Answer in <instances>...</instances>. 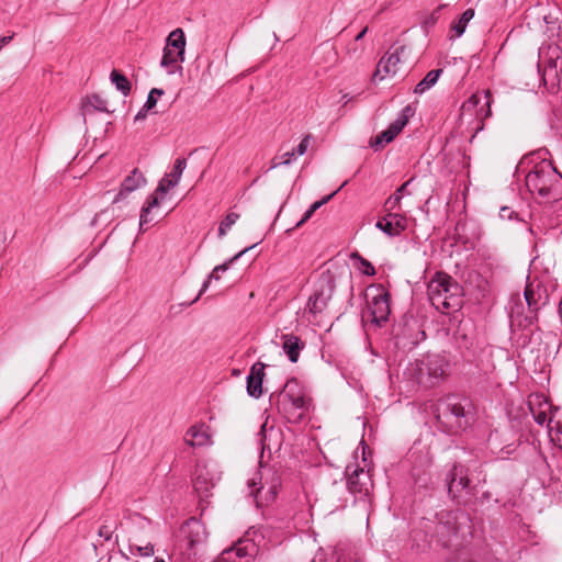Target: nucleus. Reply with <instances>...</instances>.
<instances>
[{
  "label": "nucleus",
  "instance_id": "nucleus-1",
  "mask_svg": "<svg viewBox=\"0 0 562 562\" xmlns=\"http://www.w3.org/2000/svg\"><path fill=\"white\" fill-rule=\"evenodd\" d=\"M436 419L442 431L456 435L467 430L475 423V406L468 396L448 394L437 403Z\"/></svg>",
  "mask_w": 562,
  "mask_h": 562
},
{
  "label": "nucleus",
  "instance_id": "nucleus-2",
  "mask_svg": "<svg viewBox=\"0 0 562 562\" xmlns=\"http://www.w3.org/2000/svg\"><path fill=\"white\" fill-rule=\"evenodd\" d=\"M430 303L442 313H454L463 305V288L443 271L434 274L427 285Z\"/></svg>",
  "mask_w": 562,
  "mask_h": 562
},
{
  "label": "nucleus",
  "instance_id": "nucleus-3",
  "mask_svg": "<svg viewBox=\"0 0 562 562\" xmlns=\"http://www.w3.org/2000/svg\"><path fill=\"white\" fill-rule=\"evenodd\" d=\"M525 180L529 192L538 193L546 201L562 199V175L551 161L542 160L535 165Z\"/></svg>",
  "mask_w": 562,
  "mask_h": 562
},
{
  "label": "nucleus",
  "instance_id": "nucleus-4",
  "mask_svg": "<svg viewBox=\"0 0 562 562\" xmlns=\"http://www.w3.org/2000/svg\"><path fill=\"white\" fill-rule=\"evenodd\" d=\"M469 468L453 462L445 475V485L449 499L457 506H468L475 495V486L471 484Z\"/></svg>",
  "mask_w": 562,
  "mask_h": 562
},
{
  "label": "nucleus",
  "instance_id": "nucleus-5",
  "mask_svg": "<svg viewBox=\"0 0 562 562\" xmlns=\"http://www.w3.org/2000/svg\"><path fill=\"white\" fill-rule=\"evenodd\" d=\"M366 293L367 311L362 313V321H368L370 327L381 328L391 314V293L381 283L371 284Z\"/></svg>",
  "mask_w": 562,
  "mask_h": 562
},
{
  "label": "nucleus",
  "instance_id": "nucleus-6",
  "mask_svg": "<svg viewBox=\"0 0 562 562\" xmlns=\"http://www.w3.org/2000/svg\"><path fill=\"white\" fill-rule=\"evenodd\" d=\"M434 537L445 549L459 552L462 542L459 539L456 516L452 512L442 510L436 515Z\"/></svg>",
  "mask_w": 562,
  "mask_h": 562
},
{
  "label": "nucleus",
  "instance_id": "nucleus-7",
  "mask_svg": "<svg viewBox=\"0 0 562 562\" xmlns=\"http://www.w3.org/2000/svg\"><path fill=\"white\" fill-rule=\"evenodd\" d=\"M335 289L336 282L333 274L329 271L322 273L316 283L314 293L308 297V312L313 315L323 313L333 297Z\"/></svg>",
  "mask_w": 562,
  "mask_h": 562
},
{
  "label": "nucleus",
  "instance_id": "nucleus-8",
  "mask_svg": "<svg viewBox=\"0 0 562 562\" xmlns=\"http://www.w3.org/2000/svg\"><path fill=\"white\" fill-rule=\"evenodd\" d=\"M207 535L204 524L195 517H190L180 527V536L186 541L189 555L196 554L198 547L206 542Z\"/></svg>",
  "mask_w": 562,
  "mask_h": 562
},
{
  "label": "nucleus",
  "instance_id": "nucleus-9",
  "mask_svg": "<svg viewBox=\"0 0 562 562\" xmlns=\"http://www.w3.org/2000/svg\"><path fill=\"white\" fill-rule=\"evenodd\" d=\"M453 345L461 358L471 363L475 358V337L468 324L460 323L453 333Z\"/></svg>",
  "mask_w": 562,
  "mask_h": 562
},
{
  "label": "nucleus",
  "instance_id": "nucleus-10",
  "mask_svg": "<svg viewBox=\"0 0 562 562\" xmlns=\"http://www.w3.org/2000/svg\"><path fill=\"white\" fill-rule=\"evenodd\" d=\"M345 476L347 490L353 495H368L370 487L373 486L369 471L366 472L363 468H360L358 464H356L355 468L348 464L345 470Z\"/></svg>",
  "mask_w": 562,
  "mask_h": 562
},
{
  "label": "nucleus",
  "instance_id": "nucleus-11",
  "mask_svg": "<svg viewBox=\"0 0 562 562\" xmlns=\"http://www.w3.org/2000/svg\"><path fill=\"white\" fill-rule=\"evenodd\" d=\"M524 296L529 312L536 313H539L542 307L549 304L550 299L547 288L537 280L527 282Z\"/></svg>",
  "mask_w": 562,
  "mask_h": 562
},
{
  "label": "nucleus",
  "instance_id": "nucleus-12",
  "mask_svg": "<svg viewBox=\"0 0 562 562\" xmlns=\"http://www.w3.org/2000/svg\"><path fill=\"white\" fill-rule=\"evenodd\" d=\"M192 485L200 498V503L206 501L214 487L213 476L206 465L198 463L192 473Z\"/></svg>",
  "mask_w": 562,
  "mask_h": 562
},
{
  "label": "nucleus",
  "instance_id": "nucleus-13",
  "mask_svg": "<svg viewBox=\"0 0 562 562\" xmlns=\"http://www.w3.org/2000/svg\"><path fill=\"white\" fill-rule=\"evenodd\" d=\"M448 368L449 362L445 356L429 353L420 361L419 371L431 379L439 380L446 375Z\"/></svg>",
  "mask_w": 562,
  "mask_h": 562
},
{
  "label": "nucleus",
  "instance_id": "nucleus-14",
  "mask_svg": "<svg viewBox=\"0 0 562 562\" xmlns=\"http://www.w3.org/2000/svg\"><path fill=\"white\" fill-rule=\"evenodd\" d=\"M147 180L144 177L143 172L139 171L138 168H134L127 177L124 178V180L121 183L120 190L117 194L113 199V203H117L126 196L134 192L135 190L144 187L146 184Z\"/></svg>",
  "mask_w": 562,
  "mask_h": 562
},
{
  "label": "nucleus",
  "instance_id": "nucleus-15",
  "mask_svg": "<svg viewBox=\"0 0 562 562\" xmlns=\"http://www.w3.org/2000/svg\"><path fill=\"white\" fill-rule=\"evenodd\" d=\"M266 364L258 361L250 368V372L246 378L247 394L254 398H259L262 395V382L265 378Z\"/></svg>",
  "mask_w": 562,
  "mask_h": 562
},
{
  "label": "nucleus",
  "instance_id": "nucleus-16",
  "mask_svg": "<svg viewBox=\"0 0 562 562\" xmlns=\"http://www.w3.org/2000/svg\"><path fill=\"white\" fill-rule=\"evenodd\" d=\"M387 212L376 222L375 227L390 237L398 236L406 228L405 217L391 211Z\"/></svg>",
  "mask_w": 562,
  "mask_h": 562
},
{
  "label": "nucleus",
  "instance_id": "nucleus-17",
  "mask_svg": "<svg viewBox=\"0 0 562 562\" xmlns=\"http://www.w3.org/2000/svg\"><path fill=\"white\" fill-rule=\"evenodd\" d=\"M259 243H256L254 244L252 246H248L246 247L245 249L240 250L238 254H236L234 257H232L231 259H228L227 261H225L224 263L222 265H218L216 266L213 271L207 276L206 280L203 282L202 284V288L200 290V292L198 293V295L189 303H186L184 305L186 306H190L191 304L195 303L200 297L201 295L209 289L211 282L213 280H220V272H225L226 270L229 269L231 265L237 260L239 257H241L245 252H247L249 249L254 248L255 246H257Z\"/></svg>",
  "mask_w": 562,
  "mask_h": 562
},
{
  "label": "nucleus",
  "instance_id": "nucleus-18",
  "mask_svg": "<svg viewBox=\"0 0 562 562\" xmlns=\"http://www.w3.org/2000/svg\"><path fill=\"white\" fill-rule=\"evenodd\" d=\"M405 49L406 46L402 45L397 47L394 53H390L387 58L382 57L376 66L372 79L375 80L379 78L382 80L387 74H396L395 66L400 63V54L404 53Z\"/></svg>",
  "mask_w": 562,
  "mask_h": 562
},
{
  "label": "nucleus",
  "instance_id": "nucleus-19",
  "mask_svg": "<svg viewBox=\"0 0 562 562\" xmlns=\"http://www.w3.org/2000/svg\"><path fill=\"white\" fill-rule=\"evenodd\" d=\"M282 339V349L285 352L288 359L292 363H296L300 358L301 351L305 347V342L293 334H283L281 336Z\"/></svg>",
  "mask_w": 562,
  "mask_h": 562
},
{
  "label": "nucleus",
  "instance_id": "nucleus-20",
  "mask_svg": "<svg viewBox=\"0 0 562 562\" xmlns=\"http://www.w3.org/2000/svg\"><path fill=\"white\" fill-rule=\"evenodd\" d=\"M300 391L299 381L296 378H291L286 381L283 389L279 392V394H271L270 402L276 400V405L279 412H286V403L285 400L288 397H293V395L297 394Z\"/></svg>",
  "mask_w": 562,
  "mask_h": 562
},
{
  "label": "nucleus",
  "instance_id": "nucleus-21",
  "mask_svg": "<svg viewBox=\"0 0 562 562\" xmlns=\"http://www.w3.org/2000/svg\"><path fill=\"white\" fill-rule=\"evenodd\" d=\"M108 102L98 93H92L91 95H87L81 102V115L83 121H86V115L91 114L93 111L111 113L106 106Z\"/></svg>",
  "mask_w": 562,
  "mask_h": 562
},
{
  "label": "nucleus",
  "instance_id": "nucleus-22",
  "mask_svg": "<svg viewBox=\"0 0 562 562\" xmlns=\"http://www.w3.org/2000/svg\"><path fill=\"white\" fill-rule=\"evenodd\" d=\"M401 133L397 124L391 123L385 131H382L369 142V146L374 150H381L386 144L392 143L395 137Z\"/></svg>",
  "mask_w": 562,
  "mask_h": 562
},
{
  "label": "nucleus",
  "instance_id": "nucleus-23",
  "mask_svg": "<svg viewBox=\"0 0 562 562\" xmlns=\"http://www.w3.org/2000/svg\"><path fill=\"white\" fill-rule=\"evenodd\" d=\"M231 548L234 551V557L243 562H249L258 551L256 543L249 539H240Z\"/></svg>",
  "mask_w": 562,
  "mask_h": 562
},
{
  "label": "nucleus",
  "instance_id": "nucleus-24",
  "mask_svg": "<svg viewBox=\"0 0 562 562\" xmlns=\"http://www.w3.org/2000/svg\"><path fill=\"white\" fill-rule=\"evenodd\" d=\"M175 52L178 50V56H180V61L184 60V48H186V36L182 29L173 30L168 37L166 38V46Z\"/></svg>",
  "mask_w": 562,
  "mask_h": 562
},
{
  "label": "nucleus",
  "instance_id": "nucleus-25",
  "mask_svg": "<svg viewBox=\"0 0 562 562\" xmlns=\"http://www.w3.org/2000/svg\"><path fill=\"white\" fill-rule=\"evenodd\" d=\"M180 56H178V50L175 52L170 48L165 47L162 58L160 61V66L166 68L168 74L172 75L177 70H181L182 67L179 65Z\"/></svg>",
  "mask_w": 562,
  "mask_h": 562
},
{
  "label": "nucleus",
  "instance_id": "nucleus-26",
  "mask_svg": "<svg viewBox=\"0 0 562 562\" xmlns=\"http://www.w3.org/2000/svg\"><path fill=\"white\" fill-rule=\"evenodd\" d=\"M110 80L124 97L131 93L132 83L120 70L113 69L110 74Z\"/></svg>",
  "mask_w": 562,
  "mask_h": 562
},
{
  "label": "nucleus",
  "instance_id": "nucleus-27",
  "mask_svg": "<svg viewBox=\"0 0 562 562\" xmlns=\"http://www.w3.org/2000/svg\"><path fill=\"white\" fill-rule=\"evenodd\" d=\"M346 184V182L342 183V186L340 188H338L337 190H335L334 192H331L330 194L324 196L323 199H321L319 201H316L314 202L313 204H311V206L308 207V210L304 213L303 217L295 224L294 228L296 227H300L302 226L304 223H306L312 216L313 214L318 210L321 209L323 205H325L326 203H328L335 195L336 193Z\"/></svg>",
  "mask_w": 562,
  "mask_h": 562
},
{
  "label": "nucleus",
  "instance_id": "nucleus-28",
  "mask_svg": "<svg viewBox=\"0 0 562 562\" xmlns=\"http://www.w3.org/2000/svg\"><path fill=\"white\" fill-rule=\"evenodd\" d=\"M442 71L443 70L441 68H439V69H432L429 72H427V75L424 77V79H422L415 86L414 93L422 94L425 91H427L428 89H430L432 86H435L436 82L438 81L440 75L442 74Z\"/></svg>",
  "mask_w": 562,
  "mask_h": 562
},
{
  "label": "nucleus",
  "instance_id": "nucleus-29",
  "mask_svg": "<svg viewBox=\"0 0 562 562\" xmlns=\"http://www.w3.org/2000/svg\"><path fill=\"white\" fill-rule=\"evenodd\" d=\"M538 314L539 313L529 312L528 311L526 315L518 316L517 318L513 319L512 321V330H513V333L515 331L516 327L518 329L525 331L526 329H528L529 327L535 325L538 322V319H539L538 318Z\"/></svg>",
  "mask_w": 562,
  "mask_h": 562
},
{
  "label": "nucleus",
  "instance_id": "nucleus-30",
  "mask_svg": "<svg viewBox=\"0 0 562 562\" xmlns=\"http://www.w3.org/2000/svg\"><path fill=\"white\" fill-rule=\"evenodd\" d=\"M474 10L472 8L467 9L457 22H453L450 30L454 32V37H460L465 32L468 23L473 19Z\"/></svg>",
  "mask_w": 562,
  "mask_h": 562
},
{
  "label": "nucleus",
  "instance_id": "nucleus-31",
  "mask_svg": "<svg viewBox=\"0 0 562 562\" xmlns=\"http://www.w3.org/2000/svg\"><path fill=\"white\" fill-rule=\"evenodd\" d=\"M490 98H491L490 92H486V93L484 94V97H481V95H479V94H472V95H471V97H470V98H469V99L463 103L462 109H463V110H468V111H470V110H472V109H475V108L481 103L482 99H484V100H485V102H484L483 106H486V108H487V111H486V113H485V116H488V115H491V100H490Z\"/></svg>",
  "mask_w": 562,
  "mask_h": 562
},
{
  "label": "nucleus",
  "instance_id": "nucleus-32",
  "mask_svg": "<svg viewBox=\"0 0 562 562\" xmlns=\"http://www.w3.org/2000/svg\"><path fill=\"white\" fill-rule=\"evenodd\" d=\"M409 182H411V180L404 182L402 186H400L396 189V191L392 195H390L387 198V200L384 203V207H385L386 211H391L392 212L393 210L398 207V205L401 203V200H402L404 193L406 192V189H407Z\"/></svg>",
  "mask_w": 562,
  "mask_h": 562
},
{
  "label": "nucleus",
  "instance_id": "nucleus-33",
  "mask_svg": "<svg viewBox=\"0 0 562 562\" xmlns=\"http://www.w3.org/2000/svg\"><path fill=\"white\" fill-rule=\"evenodd\" d=\"M286 403V412H289V407L295 408V409H302L307 411L308 409V402L304 394L299 392L297 394L293 395V397H288L285 400Z\"/></svg>",
  "mask_w": 562,
  "mask_h": 562
},
{
  "label": "nucleus",
  "instance_id": "nucleus-34",
  "mask_svg": "<svg viewBox=\"0 0 562 562\" xmlns=\"http://www.w3.org/2000/svg\"><path fill=\"white\" fill-rule=\"evenodd\" d=\"M238 218L239 214L234 212L228 213L218 226V236L223 237L226 234L227 229H229Z\"/></svg>",
  "mask_w": 562,
  "mask_h": 562
},
{
  "label": "nucleus",
  "instance_id": "nucleus-35",
  "mask_svg": "<svg viewBox=\"0 0 562 562\" xmlns=\"http://www.w3.org/2000/svg\"><path fill=\"white\" fill-rule=\"evenodd\" d=\"M165 94V91L160 88H153L146 99V102L144 104V111H150L153 110L157 104V98Z\"/></svg>",
  "mask_w": 562,
  "mask_h": 562
},
{
  "label": "nucleus",
  "instance_id": "nucleus-36",
  "mask_svg": "<svg viewBox=\"0 0 562 562\" xmlns=\"http://www.w3.org/2000/svg\"><path fill=\"white\" fill-rule=\"evenodd\" d=\"M414 115V109L408 104L406 105L402 111H401V114L400 116L394 121L392 122L393 124H397L400 131L402 132V130L406 126V124L408 123V120L409 117H412Z\"/></svg>",
  "mask_w": 562,
  "mask_h": 562
},
{
  "label": "nucleus",
  "instance_id": "nucleus-37",
  "mask_svg": "<svg viewBox=\"0 0 562 562\" xmlns=\"http://www.w3.org/2000/svg\"><path fill=\"white\" fill-rule=\"evenodd\" d=\"M186 166H187L186 158L176 159L173 169L170 172V175H168V177H170L171 180H177V184H178Z\"/></svg>",
  "mask_w": 562,
  "mask_h": 562
},
{
  "label": "nucleus",
  "instance_id": "nucleus-38",
  "mask_svg": "<svg viewBox=\"0 0 562 562\" xmlns=\"http://www.w3.org/2000/svg\"><path fill=\"white\" fill-rule=\"evenodd\" d=\"M177 186V180H171L168 178V175H166L164 178L160 179L158 187L156 188L155 192L159 193L160 195L166 194L171 188Z\"/></svg>",
  "mask_w": 562,
  "mask_h": 562
},
{
  "label": "nucleus",
  "instance_id": "nucleus-39",
  "mask_svg": "<svg viewBox=\"0 0 562 562\" xmlns=\"http://www.w3.org/2000/svg\"><path fill=\"white\" fill-rule=\"evenodd\" d=\"M445 8H446V4H440L430 14H428L423 22L424 27L425 29L432 27L437 23L439 16H440L441 10Z\"/></svg>",
  "mask_w": 562,
  "mask_h": 562
},
{
  "label": "nucleus",
  "instance_id": "nucleus-40",
  "mask_svg": "<svg viewBox=\"0 0 562 562\" xmlns=\"http://www.w3.org/2000/svg\"><path fill=\"white\" fill-rule=\"evenodd\" d=\"M131 553H137L142 557H150L154 554V544L148 542L146 546H130Z\"/></svg>",
  "mask_w": 562,
  "mask_h": 562
},
{
  "label": "nucleus",
  "instance_id": "nucleus-41",
  "mask_svg": "<svg viewBox=\"0 0 562 562\" xmlns=\"http://www.w3.org/2000/svg\"><path fill=\"white\" fill-rule=\"evenodd\" d=\"M151 222H153V217H150V210H148V207H145L143 205V207L140 210V215H139V232H145L147 228H145L144 226Z\"/></svg>",
  "mask_w": 562,
  "mask_h": 562
},
{
  "label": "nucleus",
  "instance_id": "nucleus-42",
  "mask_svg": "<svg viewBox=\"0 0 562 562\" xmlns=\"http://www.w3.org/2000/svg\"><path fill=\"white\" fill-rule=\"evenodd\" d=\"M407 327V324L405 323L402 327L401 324H398L397 326H394L393 328V338L395 339V345L398 346L401 344H403L405 346V342H404V339H405V334H404V329Z\"/></svg>",
  "mask_w": 562,
  "mask_h": 562
},
{
  "label": "nucleus",
  "instance_id": "nucleus-43",
  "mask_svg": "<svg viewBox=\"0 0 562 562\" xmlns=\"http://www.w3.org/2000/svg\"><path fill=\"white\" fill-rule=\"evenodd\" d=\"M162 195H160L157 192H154L147 198L146 203L144 204L145 207H148V210L151 211V209L159 206L161 202Z\"/></svg>",
  "mask_w": 562,
  "mask_h": 562
},
{
  "label": "nucleus",
  "instance_id": "nucleus-44",
  "mask_svg": "<svg viewBox=\"0 0 562 562\" xmlns=\"http://www.w3.org/2000/svg\"><path fill=\"white\" fill-rule=\"evenodd\" d=\"M359 263L362 267V273L364 276L373 277L376 273L375 268L373 267V265L369 260H367L366 258H362L359 261Z\"/></svg>",
  "mask_w": 562,
  "mask_h": 562
},
{
  "label": "nucleus",
  "instance_id": "nucleus-45",
  "mask_svg": "<svg viewBox=\"0 0 562 562\" xmlns=\"http://www.w3.org/2000/svg\"><path fill=\"white\" fill-rule=\"evenodd\" d=\"M308 142H310V135H306L300 142V144L296 146V148L293 149L295 151V155H297V156L304 155L306 153V150H307Z\"/></svg>",
  "mask_w": 562,
  "mask_h": 562
},
{
  "label": "nucleus",
  "instance_id": "nucleus-46",
  "mask_svg": "<svg viewBox=\"0 0 562 562\" xmlns=\"http://www.w3.org/2000/svg\"><path fill=\"white\" fill-rule=\"evenodd\" d=\"M517 216V213L509 206H503L499 210V217L503 220H513Z\"/></svg>",
  "mask_w": 562,
  "mask_h": 562
},
{
  "label": "nucleus",
  "instance_id": "nucleus-47",
  "mask_svg": "<svg viewBox=\"0 0 562 562\" xmlns=\"http://www.w3.org/2000/svg\"><path fill=\"white\" fill-rule=\"evenodd\" d=\"M532 415L535 422L540 426H543L548 422V416L544 411H539L537 413L533 412Z\"/></svg>",
  "mask_w": 562,
  "mask_h": 562
},
{
  "label": "nucleus",
  "instance_id": "nucleus-48",
  "mask_svg": "<svg viewBox=\"0 0 562 562\" xmlns=\"http://www.w3.org/2000/svg\"><path fill=\"white\" fill-rule=\"evenodd\" d=\"M98 533H99L100 537L104 538V540H106V541L111 540V538H112V530L106 525H102L99 528Z\"/></svg>",
  "mask_w": 562,
  "mask_h": 562
},
{
  "label": "nucleus",
  "instance_id": "nucleus-49",
  "mask_svg": "<svg viewBox=\"0 0 562 562\" xmlns=\"http://www.w3.org/2000/svg\"><path fill=\"white\" fill-rule=\"evenodd\" d=\"M532 331L529 330L528 333H522L519 335L517 341L521 347H526L530 340H531Z\"/></svg>",
  "mask_w": 562,
  "mask_h": 562
},
{
  "label": "nucleus",
  "instance_id": "nucleus-50",
  "mask_svg": "<svg viewBox=\"0 0 562 562\" xmlns=\"http://www.w3.org/2000/svg\"><path fill=\"white\" fill-rule=\"evenodd\" d=\"M277 494H278V486L276 484L271 485L266 493V497H265L266 502L274 501L277 497Z\"/></svg>",
  "mask_w": 562,
  "mask_h": 562
},
{
  "label": "nucleus",
  "instance_id": "nucleus-51",
  "mask_svg": "<svg viewBox=\"0 0 562 562\" xmlns=\"http://www.w3.org/2000/svg\"><path fill=\"white\" fill-rule=\"evenodd\" d=\"M296 156L295 155V151L292 149L291 151H286L285 154H283L281 156V160H280V164L284 165V166H288L291 164V160L292 158Z\"/></svg>",
  "mask_w": 562,
  "mask_h": 562
},
{
  "label": "nucleus",
  "instance_id": "nucleus-52",
  "mask_svg": "<svg viewBox=\"0 0 562 562\" xmlns=\"http://www.w3.org/2000/svg\"><path fill=\"white\" fill-rule=\"evenodd\" d=\"M149 111H144V106L137 112V114L135 115L134 120L135 121H142V120H145L146 116H147V113Z\"/></svg>",
  "mask_w": 562,
  "mask_h": 562
},
{
  "label": "nucleus",
  "instance_id": "nucleus-53",
  "mask_svg": "<svg viewBox=\"0 0 562 562\" xmlns=\"http://www.w3.org/2000/svg\"><path fill=\"white\" fill-rule=\"evenodd\" d=\"M12 38H13V34L9 35V36H2V37H0V44L3 47L5 44L10 43Z\"/></svg>",
  "mask_w": 562,
  "mask_h": 562
},
{
  "label": "nucleus",
  "instance_id": "nucleus-54",
  "mask_svg": "<svg viewBox=\"0 0 562 562\" xmlns=\"http://www.w3.org/2000/svg\"><path fill=\"white\" fill-rule=\"evenodd\" d=\"M350 258L352 260H357V261H360L363 257L358 252V251H355L350 255Z\"/></svg>",
  "mask_w": 562,
  "mask_h": 562
},
{
  "label": "nucleus",
  "instance_id": "nucleus-55",
  "mask_svg": "<svg viewBox=\"0 0 562 562\" xmlns=\"http://www.w3.org/2000/svg\"><path fill=\"white\" fill-rule=\"evenodd\" d=\"M367 32H368V27H364L360 33L357 34L355 40L356 41L362 40Z\"/></svg>",
  "mask_w": 562,
  "mask_h": 562
},
{
  "label": "nucleus",
  "instance_id": "nucleus-56",
  "mask_svg": "<svg viewBox=\"0 0 562 562\" xmlns=\"http://www.w3.org/2000/svg\"><path fill=\"white\" fill-rule=\"evenodd\" d=\"M457 553H458V558H459V561H457V562H475V561H473V560L461 559V557H462V554H463V553L461 552V550H460L459 552H457Z\"/></svg>",
  "mask_w": 562,
  "mask_h": 562
},
{
  "label": "nucleus",
  "instance_id": "nucleus-57",
  "mask_svg": "<svg viewBox=\"0 0 562 562\" xmlns=\"http://www.w3.org/2000/svg\"><path fill=\"white\" fill-rule=\"evenodd\" d=\"M262 491H263V486H261L260 488L257 490V492L255 494L256 499L261 497ZM257 503L259 504V501H257Z\"/></svg>",
  "mask_w": 562,
  "mask_h": 562
},
{
  "label": "nucleus",
  "instance_id": "nucleus-58",
  "mask_svg": "<svg viewBox=\"0 0 562 562\" xmlns=\"http://www.w3.org/2000/svg\"><path fill=\"white\" fill-rule=\"evenodd\" d=\"M515 450H516V446H514V445H508L506 447V453H512Z\"/></svg>",
  "mask_w": 562,
  "mask_h": 562
},
{
  "label": "nucleus",
  "instance_id": "nucleus-59",
  "mask_svg": "<svg viewBox=\"0 0 562 562\" xmlns=\"http://www.w3.org/2000/svg\"><path fill=\"white\" fill-rule=\"evenodd\" d=\"M558 312H559V316H560L561 324H562V296H561V300H560V303H559Z\"/></svg>",
  "mask_w": 562,
  "mask_h": 562
},
{
  "label": "nucleus",
  "instance_id": "nucleus-60",
  "mask_svg": "<svg viewBox=\"0 0 562 562\" xmlns=\"http://www.w3.org/2000/svg\"><path fill=\"white\" fill-rule=\"evenodd\" d=\"M277 157L272 159V165H271V168H277L278 166H281L282 164H280V161H277Z\"/></svg>",
  "mask_w": 562,
  "mask_h": 562
},
{
  "label": "nucleus",
  "instance_id": "nucleus-61",
  "mask_svg": "<svg viewBox=\"0 0 562 562\" xmlns=\"http://www.w3.org/2000/svg\"><path fill=\"white\" fill-rule=\"evenodd\" d=\"M190 432L192 434V437H194V438H196V437H198V432H196V431H194V428H193V427L190 429Z\"/></svg>",
  "mask_w": 562,
  "mask_h": 562
},
{
  "label": "nucleus",
  "instance_id": "nucleus-62",
  "mask_svg": "<svg viewBox=\"0 0 562 562\" xmlns=\"http://www.w3.org/2000/svg\"><path fill=\"white\" fill-rule=\"evenodd\" d=\"M195 445L201 446V445H203V441L200 440L198 442H191V446H195Z\"/></svg>",
  "mask_w": 562,
  "mask_h": 562
},
{
  "label": "nucleus",
  "instance_id": "nucleus-63",
  "mask_svg": "<svg viewBox=\"0 0 562 562\" xmlns=\"http://www.w3.org/2000/svg\"><path fill=\"white\" fill-rule=\"evenodd\" d=\"M154 562H165V560H164V559H161V558H155V561H154Z\"/></svg>",
  "mask_w": 562,
  "mask_h": 562
},
{
  "label": "nucleus",
  "instance_id": "nucleus-64",
  "mask_svg": "<svg viewBox=\"0 0 562 562\" xmlns=\"http://www.w3.org/2000/svg\"><path fill=\"white\" fill-rule=\"evenodd\" d=\"M550 65H552L553 67H557V61H554V60H552V59H551V60H550Z\"/></svg>",
  "mask_w": 562,
  "mask_h": 562
}]
</instances>
